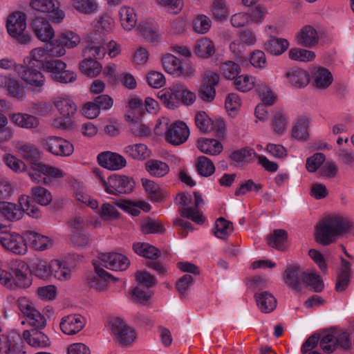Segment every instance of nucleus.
Here are the masks:
<instances>
[{"instance_id":"1","label":"nucleus","mask_w":354,"mask_h":354,"mask_svg":"<svg viewBox=\"0 0 354 354\" xmlns=\"http://www.w3.org/2000/svg\"><path fill=\"white\" fill-rule=\"evenodd\" d=\"M52 55V48L37 47L32 49L29 54L24 58V70L21 75V81L32 91L41 93L46 82V78L41 72L46 63L48 57Z\"/></svg>"},{"instance_id":"2","label":"nucleus","mask_w":354,"mask_h":354,"mask_svg":"<svg viewBox=\"0 0 354 354\" xmlns=\"http://www.w3.org/2000/svg\"><path fill=\"white\" fill-rule=\"evenodd\" d=\"M349 228V222L342 216H326L317 225L315 240L322 245H329L337 236L346 232Z\"/></svg>"},{"instance_id":"3","label":"nucleus","mask_w":354,"mask_h":354,"mask_svg":"<svg viewBox=\"0 0 354 354\" xmlns=\"http://www.w3.org/2000/svg\"><path fill=\"white\" fill-rule=\"evenodd\" d=\"M93 173L108 194L113 195L128 194L134 188L133 180L128 176L114 174L106 180L100 169H94Z\"/></svg>"},{"instance_id":"4","label":"nucleus","mask_w":354,"mask_h":354,"mask_svg":"<svg viewBox=\"0 0 354 354\" xmlns=\"http://www.w3.org/2000/svg\"><path fill=\"white\" fill-rule=\"evenodd\" d=\"M194 207H185L191 204L192 201V195L188 192L180 193L176 196V203L183 207L178 208V212L182 217L191 219L194 222L200 224L204 221V217L199 210L204 201L201 195L197 192H194Z\"/></svg>"},{"instance_id":"5","label":"nucleus","mask_w":354,"mask_h":354,"mask_svg":"<svg viewBox=\"0 0 354 354\" xmlns=\"http://www.w3.org/2000/svg\"><path fill=\"white\" fill-rule=\"evenodd\" d=\"M8 34L21 44L30 43V36L26 32V17L23 12H17L10 15L7 20Z\"/></svg>"},{"instance_id":"6","label":"nucleus","mask_w":354,"mask_h":354,"mask_svg":"<svg viewBox=\"0 0 354 354\" xmlns=\"http://www.w3.org/2000/svg\"><path fill=\"white\" fill-rule=\"evenodd\" d=\"M0 245L7 252L18 256L26 254L28 250L25 232L22 234L14 232H1Z\"/></svg>"},{"instance_id":"7","label":"nucleus","mask_w":354,"mask_h":354,"mask_svg":"<svg viewBox=\"0 0 354 354\" xmlns=\"http://www.w3.org/2000/svg\"><path fill=\"white\" fill-rule=\"evenodd\" d=\"M41 146L48 153L56 156H70L74 151L73 145L59 136H48L40 140Z\"/></svg>"},{"instance_id":"8","label":"nucleus","mask_w":354,"mask_h":354,"mask_svg":"<svg viewBox=\"0 0 354 354\" xmlns=\"http://www.w3.org/2000/svg\"><path fill=\"white\" fill-rule=\"evenodd\" d=\"M66 64L60 59L49 60L44 68L45 72L50 73L51 79L57 82L68 84L76 80V75L72 71L66 69Z\"/></svg>"},{"instance_id":"9","label":"nucleus","mask_w":354,"mask_h":354,"mask_svg":"<svg viewBox=\"0 0 354 354\" xmlns=\"http://www.w3.org/2000/svg\"><path fill=\"white\" fill-rule=\"evenodd\" d=\"M110 326L117 342L122 346L130 345L136 338L134 329L118 317L110 321Z\"/></svg>"},{"instance_id":"10","label":"nucleus","mask_w":354,"mask_h":354,"mask_svg":"<svg viewBox=\"0 0 354 354\" xmlns=\"http://www.w3.org/2000/svg\"><path fill=\"white\" fill-rule=\"evenodd\" d=\"M219 82V75L213 71H207L204 73L201 85L198 95L205 102H212L216 96L215 86Z\"/></svg>"},{"instance_id":"11","label":"nucleus","mask_w":354,"mask_h":354,"mask_svg":"<svg viewBox=\"0 0 354 354\" xmlns=\"http://www.w3.org/2000/svg\"><path fill=\"white\" fill-rule=\"evenodd\" d=\"M189 136V129L182 121H176L168 125L165 133V140L174 146L185 142Z\"/></svg>"},{"instance_id":"12","label":"nucleus","mask_w":354,"mask_h":354,"mask_svg":"<svg viewBox=\"0 0 354 354\" xmlns=\"http://www.w3.org/2000/svg\"><path fill=\"white\" fill-rule=\"evenodd\" d=\"M30 7L41 12H48L50 18L55 22H59L64 17V12L59 9V2L57 0H32Z\"/></svg>"},{"instance_id":"13","label":"nucleus","mask_w":354,"mask_h":354,"mask_svg":"<svg viewBox=\"0 0 354 354\" xmlns=\"http://www.w3.org/2000/svg\"><path fill=\"white\" fill-rule=\"evenodd\" d=\"M100 265L115 271L125 270L129 266V259L120 253H104L99 257Z\"/></svg>"},{"instance_id":"14","label":"nucleus","mask_w":354,"mask_h":354,"mask_svg":"<svg viewBox=\"0 0 354 354\" xmlns=\"http://www.w3.org/2000/svg\"><path fill=\"white\" fill-rule=\"evenodd\" d=\"M80 42V37L78 35L73 32H66L60 34L57 39L54 46H57L52 48V54L53 56L60 57L66 53L64 47L69 48L77 46Z\"/></svg>"},{"instance_id":"15","label":"nucleus","mask_w":354,"mask_h":354,"mask_svg":"<svg viewBox=\"0 0 354 354\" xmlns=\"http://www.w3.org/2000/svg\"><path fill=\"white\" fill-rule=\"evenodd\" d=\"M9 269L15 275V284L23 288L31 285V279L27 274V264L21 259L12 260L8 264Z\"/></svg>"},{"instance_id":"16","label":"nucleus","mask_w":354,"mask_h":354,"mask_svg":"<svg viewBox=\"0 0 354 354\" xmlns=\"http://www.w3.org/2000/svg\"><path fill=\"white\" fill-rule=\"evenodd\" d=\"M296 39L299 45L311 48L318 45L319 42V35L313 26L306 25L298 31L296 35Z\"/></svg>"},{"instance_id":"17","label":"nucleus","mask_w":354,"mask_h":354,"mask_svg":"<svg viewBox=\"0 0 354 354\" xmlns=\"http://www.w3.org/2000/svg\"><path fill=\"white\" fill-rule=\"evenodd\" d=\"M0 87L13 97L22 99L25 95L23 85L19 80L11 75H0Z\"/></svg>"},{"instance_id":"18","label":"nucleus","mask_w":354,"mask_h":354,"mask_svg":"<svg viewBox=\"0 0 354 354\" xmlns=\"http://www.w3.org/2000/svg\"><path fill=\"white\" fill-rule=\"evenodd\" d=\"M31 27L37 38L43 42L50 41L55 35L51 25L44 18L37 17L33 19Z\"/></svg>"},{"instance_id":"19","label":"nucleus","mask_w":354,"mask_h":354,"mask_svg":"<svg viewBox=\"0 0 354 354\" xmlns=\"http://www.w3.org/2000/svg\"><path fill=\"white\" fill-rule=\"evenodd\" d=\"M25 237L27 245L37 251L48 250L53 245V241L50 238L35 231H26Z\"/></svg>"},{"instance_id":"20","label":"nucleus","mask_w":354,"mask_h":354,"mask_svg":"<svg viewBox=\"0 0 354 354\" xmlns=\"http://www.w3.org/2000/svg\"><path fill=\"white\" fill-rule=\"evenodd\" d=\"M99 164L109 170H118L126 165V160L120 154L105 151L97 156Z\"/></svg>"},{"instance_id":"21","label":"nucleus","mask_w":354,"mask_h":354,"mask_svg":"<svg viewBox=\"0 0 354 354\" xmlns=\"http://www.w3.org/2000/svg\"><path fill=\"white\" fill-rule=\"evenodd\" d=\"M84 325V317L80 315H71L62 319L60 328L64 333L72 335L79 333Z\"/></svg>"},{"instance_id":"22","label":"nucleus","mask_w":354,"mask_h":354,"mask_svg":"<svg viewBox=\"0 0 354 354\" xmlns=\"http://www.w3.org/2000/svg\"><path fill=\"white\" fill-rule=\"evenodd\" d=\"M303 274L304 272H301L297 265H289L283 274V279L288 286L294 290H300L301 281H303Z\"/></svg>"},{"instance_id":"23","label":"nucleus","mask_w":354,"mask_h":354,"mask_svg":"<svg viewBox=\"0 0 354 354\" xmlns=\"http://www.w3.org/2000/svg\"><path fill=\"white\" fill-rule=\"evenodd\" d=\"M23 337L30 346L35 348H44L50 345L48 336L37 329L24 330Z\"/></svg>"},{"instance_id":"24","label":"nucleus","mask_w":354,"mask_h":354,"mask_svg":"<svg viewBox=\"0 0 354 354\" xmlns=\"http://www.w3.org/2000/svg\"><path fill=\"white\" fill-rule=\"evenodd\" d=\"M179 84L166 88L158 93V97L168 109H174L180 104Z\"/></svg>"},{"instance_id":"25","label":"nucleus","mask_w":354,"mask_h":354,"mask_svg":"<svg viewBox=\"0 0 354 354\" xmlns=\"http://www.w3.org/2000/svg\"><path fill=\"white\" fill-rule=\"evenodd\" d=\"M53 103L59 114L63 117H72L77 111V106L74 102L66 95L55 97Z\"/></svg>"},{"instance_id":"26","label":"nucleus","mask_w":354,"mask_h":354,"mask_svg":"<svg viewBox=\"0 0 354 354\" xmlns=\"http://www.w3.org/2000/svg\"><path fill=\"white\" fill-rule=\"evenodd\" d=\"M20 156L31 165L39 163L41 152L39 148L31 143H22L18 148Z\"/></svg>"},{"instance_id":"27","label":"nucleus","mask_w":354,"mask_h":354,"mask_svg":"<svg viewBox=\"0 0 354 354\" xmlns=\"http://www.w3.org/2000/svg\"><path fill=\"white\" fill-rule=\"evenodd\" d=\"M120 22L126 30H132L136 25L138 18L133 8L123 6L119 10Z\"/></svg>"},{"instance_id":"28","label":"nucleus","mask_w":354,"mask_h":354,"mask_svg":"<svg viewBox=\"0 0 354 354\" xmlns=\"http://www.w3.org/2000/svg\"><path fill=\"white\" fill-rule=\"evenodd\" d=\"M9 119L17 127L24 129H34L39 124L37 118L27 113H11L9 115Z\"/></svg>"},{"instance_id":"29","label":"nucleus","mask_w":354,"mask_h":354,"mask_svg":"<svg viewBox=\"0 0 354 354\" xmlns=\"http://www.w3.org/2000/svg\"><path fill=\"white\" fill-rule=\"evenodd\" d=\"M96 276H94L88 281L91 288L95 289L98 292L103 291L108 286V280L111 275L104 270L100 266L93 263Z\"/></svg>"},{"instance_id":"30","label":"nucleus","mask_w":354,"mask_h":354,"mask_svg":"<svg viewBox=\"0 0 354 354\" xmlns=\"http://www.w3.org/2000/svg\"><path fill=\"white\" fill-rule=\"evenodd\" d=\"M194 52L198 57L207 59L215 54L216 48L213 41L207 37H202L196 42Z\"/></svg>"},{"instance_id":"31","label":"nucleus","mask_w":354,"mask_h":354,"mask_svg":"<svg viewBox=\"0 0 354 354\" xmlns=\"http://www.w3.org/2000/svg\"><path fill=\"white\" fill-rule=\"evenodd\" d=\"M257 304L263 313H270L277 306V299L270 292L267 291L256 293L254 295Z\"/></svg>"},{"instance_id":"32","label":"nucleus","mask_w":354,"mask_h":354,"mask_svg":"<svg viewBox=\"0 0 354 354\" xmlns=\"http://www.w3.org/2000/svg\"><path fill=\"white\" fill-rule=\"evenodd\" d=\"M290 84L297 88L305 87L309 83V75L301 68L292 69L286 73Z\"/></svg>"},{"instance_id":"33","label":"nucleus","mask_w":354,"mask_h":354,"mask_svg":"<svg viewBox=\"0 0 354 354\" xmlns=\"http://www.w3.org/2000/svg\"><path fill=\"white\" fill-rule=\"evenodd\" d=\"M313 84L318 88H328L333 82V77L330 71L324 67H319L313 73Z\"/></svg>"},{"instance_id":"34","label":"nucleus","mask_w":354,"mask_h":354,"mask_svg":"<svg viewBox=\"0 0 354 354\" xmlns=\"http://www.w3.org/2000/svg\"><path fill=\"white\" fill-rule=\"evenodd\" d=\"M341 270L335 284L337 292H342L348 287L352 275L350 262L343 258H341Z\"/></svg>"},{"instance_id":"35","label":"nucleus","mask_w":354,"mask_h":354,"mask_svg":"<svg viewBox=\"0 0 354 354\" xmlns=\"http://www.w3.org/2000/svg\"><path fill=\"white\" fill-rule=\"evenodd\" d=\"M142 185L151 201L160 202L166 198V192L161 189L154 181L149 179H142Z\"/></svg>"},{"instance_id":"36","label":"nucleus","mask_w":354,"mask_h":354,"mask_svg":"<svg viewBox=\"0 0 354 354\" xmlns=\"http://www.w3.org/2000/svg\"><path fill=\"white\" fill-rule=\"evenodd\" d=\"M0 211L6 219L10 221L20 220L24 216V211L20 205L5 201L0 202Z\"/></svg>"},{"instance_id":"37","label":"nucleus","mask_w":354,"mask_h":354,"mask_svg":"<svg viewBox=\"0 0 354 354\" xmlns=\"http://www.w3.org/2000/svg\"><path fill=\"white\" fill-rule=\"evenodd\" d=\"M71 3L76 11L86 15H95L100 10L96 0H72Z\"/></svg>"},{"instance_id":"38","label":"nucleus","mask_w":354,"mask_h":354,"mask_svg":"<svg viewBox=\"0 0 354 354\" xmlns=\"http://www.w3.org/2000/svg\"><path fill=\"white\" fill-rule=\"evenodd\" d=\"M197 146L199 150L211 156L219 154L223 151V145L215 139L201 138L198 140Z\"/></svg>"},{"instance_id":"39","label":"nucleus","mask_w":354,"mask_h":354,"mask_svg":"<svg viewBox=\"0 0 354 354\" xmlns=\"http://www.w3.org/2000/svg\"><path fill=\"white\" fill-rule=\"evenodd\" d=\"M147 171L153 177L161 178L169 171V165L161 160L151 159L145 163Z\"/></svg>"},{"instance_id":"40","label":"nucleus","mask_w":354,"mask_h":354,"mask_svg":"<svg viewBox=\"0 0 354 354\" xmlns=\"http://www.w3.org/2000/svg\"><path fill=\"white\" fill-rule=\"evenodd\" d=\"M289 42L282 38L270 37L264 44L265 50L274 55H280L288 48Z\"/></svg>"},{"instance_id":"41","label":"nucleus","mask_w":354,"mask_h":354,"mask_svg":"<svg viewBox=\"0 0 354 354\" xmlns=\"http://www.w3.org/2000/svg\"><path fill=\"white\" fill-rule=\"evenodd\" d=\"M287 239L288 234L284 230H275L267 237V243L272 248L283 251L287 247Z\"/></svg>"},{"instance_id":"42","label":"nucleus","mask_w":354,"mask_h":354,"mask_svg":"<svg viewBox=\"0 0 354 354\" xmlns=\"http://www.w3.org/2000/svg\"><path fill=\"white\" fill-rule=\"evenodd\" d=\"M162 64L164 70L169 74L179 77L181 62L171 54H166L162 57Z\"/></svg>"},{"instance_id":"43","label":"nucleus","mask_w":354,"mask_h":354,"mask_svg":"<svg viewBox=\"0 0 354 354\" xmlns=\"http://www.w3.org/2000/svg\"><path fill=\"white\" fill-rule=\"evenodd\" d=\"M52 276L59 281L68 280L71 277V270L65 263L59 260L53 259L51 261Z\"/></svg>"},{"instance_id":"44","label":"nucleus","mask_w":354,"mask_h":354,"mask_svg":"<svg viewBox=\"0 0 354 354\" xmlns=\"http://www.w3.org/2000/svg\"><path fill=\"white\" fill-rule=\"evenodd\" d=\"M133 250L136 254L147 259H154L160 255V252L156 248L146 243H134Z\"/></svg>"},{"instance_id":"45","label":"nucleus","mask_w":354,"mask_h":354,"mask_svg":"<svg viewBox=\"0 0 354 354\" xmlns=\"http://www.w3.org/2000/svg\"><path fill=\"white\" fill-rule=\"evenodd\" d=\"M124 152L133 159L144 160L150 156L147 147L144 144L128 145L124 148Z\"/></svg>"},{"instance_id":"46","label":"nucleus","mask_w":354,"mask_h":354,"mask_svg":"<svg viewBox=\"0 0 354 354\" xmlns=\"http://www.w3.org/2000/svg\"><path fill=\"white\" fill-rule=\"evenodd\" d=\"M289 58L292 60L308 62L313 61L315 53L304 48H293L288 51Z\"/></svg>"},{"instance_id":"47","label":"nucleus","mask_w":354,"mask_h":354,"mask_svg":"<svg viewBox=\"0 0 354 354\" xmlns=\"http://www.w3.org/2000/svg\"><path fill=\"white\" fill-rule=\"evenodd\" d=\"M81 71L88 77H95L102 71L101 64L93 59H84L80 65Z\"/></svg>"},{"instance_id":"48","label":"nucleus","mask_w":354,"mask_h":354,"mask_svg":"<svg viewBox=\"0 0 354 354\" xmlns=\"http://www.w3.org/2000/svg\"><path fill=\"white\" fill-rule=\"evenodd\" d=\"M30 193L35 201L41 205H48L53 200L51 193L43 187H34L31 188Z\"/></svg>"},{"instance_id":"49","label":"nucleus","mask_w":354,"mask_h":354,"mask_svg":"<svg viewBox=\"0 0 354 354\" xmlns=\"http://www.w3.org/2000/svg\"><path fill=\"white\" fill-rule=\"evenodd\" d=\"M210 10L213 17L218 21L225 20L229 15V10L224 0H213Z\"/></svg>"},{"instance_id":"50","label":"nucleus","mask_w":354,"mask_h":354,"mask_svg":"<svg viewBox=\"0 0 354 354\" xmlns=\"http://www.w3.org/2000/svg\"><path fill=\"white\" fill-rule=\"evenodd\" d=\"M214 235L222 239H225L233 231L232 223L223 217L218 218L215 223Z\"/></svg>"},{"instance_id":"51","label":"nucleus","mask_w":354,"mask_h":354,"mask_svg":"<svg viewBox=\"0 0 354 354\" xmlns=\"http://www.w3.org/2000/svg\"><path fill=\"white\" fill-rule=\"evenodd\" d=\"M106 53V49L102 44H97L92 41L86 46L83 50V55L85 59H101L103 58Z\"/></svg>"},{"instance_id":"52","label":"nucleus","mask_w":354,"mask_h":354,"mask_svg":"<svg viewBox=\"0 0 354 354\" xmlns=\"http://www.w3.org/2000/svg\"><path fill=\"white\" fill-rule=\"evenodd\" d=\"M138 30L148 42L153 43L157 41L159 39V34L156 28L147 22L140 23L138 26Z\"/></svg>"},{"instance_id":"53","label":"nucleus","mask_w":354,"mask_h":354,"mask_svg":"<svg viewBox=\"0 0 354 354\" xmlns=\"http://www.w3.org/2000/svg\"><path fill=\"white\" fill-rule=\"evenodd\" d=\"M19 204L20 205L24 214L26 212L32 218H39L41 216L39 208L35 205L31 204L28 196L22 195L19 198Z\"/></svg>"},{"instance_id":"54","label":"nucleus","mask_w":354,"mask_h":354,"mask_svg":"<svg viewBox=\"0 0 354 354\" xmlns=\"http://www.w3.org/2000/svg\"><path fill=\"white\" fill-rule=\"evenodd\" d=\"M221 74L227 80H234L241 72L240 66L232 61H227L220 65Z\"/></svg>"},{"instance_id":"55","label":"nucleus","mask_w":354,"mask_h":354,"mask_svg":"<svg viewBox=\"0 0 354 354\" xmlns=\"http://www.w3.org/2000/svg\"><path fill=\"white\" fill-rule=\"evenodd\" d=\"M303 282L310 286L315 292H319L324 288V284L320 276L315 272H305L303 274Z\"/></svg>"},{"instance_id":"56","label":"nucleus","mask_w":354,"mask_h":354,"mask_svg":"<svg viewBox=\"0 0 354 354\" xmlns=\"http://www.w3.org/2000/svg\"><path fill=\"white\" fill-rule=\"evenodd\" d=\"M196 169L200 175L206 177L213 174L215 171V167L212 161L203 156L198 158Z\"/></svg>"},{"instance_id":"57","label":"nucleus","mask_w":354,"mask_h":354,"mask_svg":"<svg viewBox=\"0 0 354 354\" xmlns=\"http://www.w3.org/2000/svg\"><path fill=\"white\" fill-rule=\"evenodd\" d=\"M308 120L301 118L297 120L292 128V135L297 140H305L308 136Z\"/></svg>"},{"instance_id":"58","label":"nucleus","mask_w":354,"mask_h":354,"mask_svg":"<svg viewBox=\"0 0 354 354\" xmlns=\"http://www.w3.org/2000/svg\"><path fill=\"white\" fill-rule=\"evenodd\" d=\"M194 121L196 127L202 133H207L211 131L212 120L205 111H198L196 113Z\"/></svg>"},{"instance_id":"59","label":"nucleus","mask_w":354,"mask_h":354,"mask_svg":"<svg viewBox=\"0 0 354 354\" xmlns=\"http://www.w3.org/2000/svg\"><path fill=\"white\" fill-rule=\"evenodd\" d=\"M140 230L145 234H162L165 231L163 225L158 221L148 218L140 223Z\"/></svg>"},{"instance_id":"60","label":"nucleus","mask_w":354,"mask_h":354,"mask_svg":"<svg viewBox=\"0 0 354 354\" xmlns=\"http://www.w3.org/2000/svg\"><path fill=\"white\" fill-rule=\"evenodd\" d=\"M255 157L254 150L248 147L235 151L230 155V158L236 162H249Z\"/></svg>"},{"instance_id":"61","label":"nucleus","mask_w":354,"mask_h":354,"mask_svg":"<svg viewBox=\"0 0 354 354\" xmlns=\"http://www.w3.org/2000/svg\"><path fill=\"white\" fill-rule=\"evenodd\" d=\"M211 24V20L207 16L200 15L193 20V29L198 34H205L209 31Z\"/></svg>"},{"instance_id":"62","label":"nucleus","mask_w":354,"mask_h":354,"mask_svg":"<svg viewBox=\"0 0 354 354\" xmlns=\"http://www.w3.org/2000/svg\"><path fill=\"white\" fill-rule=\"evenodd\" d=\"M255 84V77L250 75H240L236 77L234 84L237 90L241 92L250 91Z\"/></svg>"},{"instance_id":"63","label":"nucleus","mask_w":354,"mask_h":354,"mask_svg":"<svg viewBox=\"0 0 354 354\" xmlns=\"http://www.w3.org/2000/svg\"><path fill=\"white\" fill-rule=\"evenodd\" d=\"M288 123V116L281 111H277L274 115L272 121V128L275 133L282 135L287 127Z\"/></svg>"},{"instance_id":"64","label":"nucleus","mask_w":354,"mask_h":354,"mask_svg":"<svg viewBox=\"0 0 354 354\" xmlns=\"http://www.w3.org/2000/svg\"><path fill=\"white\" fill-rule=\"evenodd\" d=\"M114 26V19L109 15L103 14L97 19L95 28L98 31L109 33L113 30Z\"/></svg>"}]
</instances>
